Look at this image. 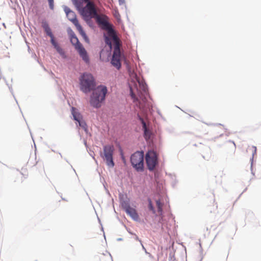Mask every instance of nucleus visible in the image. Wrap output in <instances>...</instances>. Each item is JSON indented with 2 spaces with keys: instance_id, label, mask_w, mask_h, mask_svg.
Listing matches in <instances>:
<instances>
[{
  "instance_id": "obj_8",
  "label": "nucleus",
  "mask_w": 261,
  "mask_h": 261,
  "mask_svg": "<svg viewBox=\"0 0 261 261\" xmlns=\"http://www.w3.org/2000/svg\"><path fill=\"white\" fill-rule=\"evenodd\" d=\"M114 147L113 145H107L103 146V152L101 154V156L106 161L107 165L110 167L114 166L113 159Z\"/></svg>"
},
{
  "instance_id": "obj_2",
  "label": "nucleus",
  "mask_w": 261,
  "mask_h": 261,
  "mask_svg": "<svg viewBox=\"0 0 261 261\" xmlns=\"http://www.w3.org/2000/svg\"><path fill=\"white\" fill-rule=\"evenodd\" d=\"M107 91V87L103 85L98 86L94 89L90 98V105L95 108H100L105 100Z\"/></svg>"
},
{
  "instance_id": "obj_23",
  "label": "nucleus",
  "mask_w": 261,
  "mask_h": 261,
  "mask_svg": "<svg viewBox=\"0 0 261 261\" xmlns=\"http://www.w3.org/2000/svg\"><path fill=\"white\" fill-rule=\"evenodd\" d=\"M49 7L51 9L54 8V0H48Z\"/></svg>"
},
{
  "instance_id": "obj_21",
  "label": "nucleus",
  "mask_w": 261,
  "mask_h": 261,
  "mask_svg": "<svg viewBox=\"0 0 261 261\" xmlns=\"http://www.w3.org/2000/svg\"><path fill=\"white\" fill-rule=\"evenodd\" d=\"M130 94L132 98L133 99L134 102H136L138 100V98L136 96L135 93L133 92L132 88H130Z\"/></svg>"
},
{
  "instance_id": "obj_3",
  "label": "nucleus",
  "mask_w": 261,
  "mask_h": 261,
  "mask_svg": "<svg viewBox=\"0 0 261 261\" xmlns=\"http://www.w3.org/2000/svg\"><path fill=\"white\" fill-rule=\"evenodd\" d=\"M80 80L81 90L83 92L87 93L95 89L96 84L92 74L84 73L81 76Z\"/></svg>"
},
{
  "instance_id": "obj_6",
  "label": "nucleus",
  "mask_w": 261,
  "mask_h": 261,
  "mask_svg": "<svg viewBox=\"0 0 261 261\" xmlns=\"http://www.w3.org/2000/svg\"><path fill=\"white\" fill-rule=\"evenodd\" d=\"M87 5L84 8H80L78 10L85 20L87 21L93 18L96 14L97 11L93 2L86 3Z\"/></svg>"
},
{
  "instance_id": "obj_25",
  "label": "nucleus",
  "mask_w": 261,
  "mask_h": 261,
  "mask_svg": "<svg viewBox=\"0 0 261 261\" xmlns=\"http://www.w3.org/2000/svg\"><path fill=\"white\" fill-rule=\"evenodd\" d=\"M83 2L85 3H88V2H91V1H90V0H82Z\"/></svg>"
},
{
  "instance_id": "obj_20",
  "label": "nucleus",
  "mask_w": 261,
  "mask_h": 261,
  "mask_svg": "<svg viewBox=\"0 0 261 261\" xmlns=\"http://www.w3.org/2000/svg\"><path fill=\"white\" fill-rule=\"evenodd\" d=\"M49 36L51 37V43L53 45L54 47H56L57 46L59 45L54 40V36L51 32H50Z\"/></svg>"
},
{
  "instance_id": "obj_16",
  "label": "nucleus",
  "mask_w": 261,
  "mask_h": 261,
  "mask_svg": "<svg viewBox=\"0 0 261 261\" xmlns=\"http://www.w3.org/2000/svg\"><path fill=\"white\" fill-rule=\"evenodd\" d=\"M58 53L60 54L61 56H62L63 57H65V53L63 50V49L59 46L58 45L56 47H55Z\"/></svg>"
},
{
  "instance_id": "obj_7",
  "label": "nucleus",
  "mask_w": 261,
  "mask_h": 261,
  "mask_svg": "<svg viewBox=\"0 0 261 261\" xmlns=\"http://www.w3.org/2000/svg\"><path fill=\"white\" fill-rule=\"evenodd\" d=\"M130 162L132 166L137 171H142L144 167V153L137 151L132 155Z\"/></svg>"
},
{
  "instance_id": "obj_14",
  "label": "nucleus",
  "mask_w": 261,
  "mask_h": 261,
  "mask_svg": "<svg viewBox=\"0 0 261 261\" xmlns=\"http://www.w3.org/2000/svg\"><path fill=\"white\" fill-rule=\"evenodd\" d=\"M71 112L74 119L77 122H80V120H81L82 116L77 111V109L74 107H72Z\"/></svg>"
},
{
  "instance_id": "obj_10",
  "label": "nucleus",
  "mask_w": 261,
  "mask_h": 261,
  "mask_svg": "<svg viewBox=\"0 0 261 261\" xmlns=\"http://www.w3.org/2000/svg\"><path fill=\"white\" fill-rule=\"evenodd\" d=\"M93 18L96 19V22L103 27L108 29L109 27V24L108 22V18L105 15H99L96 13V14Z\"/></svg>"
},
{
  "instance_id": "obj_29",
  "label": "nucleus",
  "mask_w": 261,
  "mask_h": 261,
  "mask_svg": "<svg viewBox=\"0 0 261 261\" xmlns=\"http://www.w3.org/2000/svg\"><path fill=\"white\" fill-rule=\"evenodd\" d=\"M145 252L147 254H148L149 256H151V254L147 252L146 251H145Z\"/></svg>"
},
{
  "instance_id": "obj_19",
  "label": "nucleus",
  "mask_w": 261,
  "mask_h": 261,
  "mask_svg": "<svg viewBox=\"0 0 261 261\" xmlns=\"http://www.w3.org/2000/svg\"><path fill=\"white\" fill-rule=\"evenodd\" d=\"M73 4L76 7L77 10H80V8L82 6V3L78 0H71Z\"/></svg>"
},
{
  "instance_id": "obj_28",
  "label": "nucleus",
  "mask_w": 261,
  "mask_h": 261,
  "mask_svg": "<svg viewBox=\"0 0 261 261\" xmlns=\"http://www.w3.org/2000/svg\"><path fill=\"white\" fill-rule=\"evenodd\" d=\"M253 148L254 149V152H256V147L255 146H253Z\"/></svg>"
},
{
  "instance_id": "obj_22",
  "label": "nucleus",
  "mask_w": 261,
  "mask_h": 261,
  "mask_svg": "<svg viewBox=\"0 0 261 261\" xmlns=\"http://www.w3.org/2000/svg\"><path fill=\"white\" fill-rule=\"evenodd\" d=\"M148 202H149V205H148L149 209L150 211H151L153 214H155V210L153 206L151 200L150 199H148Z\"/></svg>"
},
{
  "instance_id": "obj_18",
  "label": "nucleus",
  "mask_w": 261,
  "mask_h": 261,
  "mask_svg": "<svg viewBox=\"0 0 261 261\" xmlns=\"http://www.w3.org/2000/svg\"><path fill=\"white\" fill-rule=\"evenodd\" d=\"M121 206L125 212L128 209V208L130 207V206L127 201H123L121 203Z\"/></svg>"
},
{
  "instance_id": "obj_5",
  "label": "nucleus",
  "mask_w": 261,
  "mask_h": 261,
  "mask_svg": "<svg viewBox=\"0 0 261 261\" xmlns=\"http://www.w3.org/2000/svg\"><path fill=\"white\" fill-rule=\"evenodd\" d=\"M70 42L71 44L74 46L75 49L77 50L82 59L86 63H89V59L87 55V53L74 33H72L70 35Z\"/></svg>"
},
{
  "instance_id": "obj_12",
  "label": "nucleus",
  "mask_w": 261,
  "mask_h": 261,
  "mask_svg": "<svg viewBox=\"0 0 261 261\" xmlns=\"http://www.w3.org/2000/svg\"><path fill=\"white\" fill-rule=\"evenodd\" d=\"M133 220L138 221L139 219V215L135 208L130 207L125 212Z\"/></svg>"
},
{
  "instance_id": "obj_27",
  "label": "nucleus",
  "mask_w": 261,
  "mask_h": 261,
  "mask_svg": "<svg viewBox=\"0 0 261 261\" xmlns=\"http://www.w3.org/2000/svg\"><path fill=\"white\" fill-rule=\"evenodd\" d=\"M50 32H51V31H50V30L47 31V35L49 36V34H50Z\"/></svg>"
},
{
  "instance_id": "obj_24",
  "label": "nucleus",
  "mask_w": 261,
  "mask_h": 261,
  "mask_svg": "<svg viewBox=\"0 0 261 261\" xmlns=\"http://www.w3.org/2000/svg\"><path fill=\"white\" fill-rule=\"evenodd\" d=\"M78 123L80 126L83 127L85 126V123L84 122H82L81 120H80V122H78Z\"/></svg>"
},
{
  "instance_id": "obj_4",
  "label": "nucleus",
  "mask_w": 261,
  "mask_h": 261,
  "mask_svg": "<svg viewBox=\"0 0 261 261\" xmlns=\"http://www.w3.org/2000/svg\"><path fill=\"white\" fill-rule=\"evenodd\" d=\"M64 11L66 14V16L68 19L71 21L74 25L75 26L77 30L80 34V35L82 36L85 42L89 43V40L88 37H87L86 33L83 30L82 26L79 23L77 19H76V15L75 13L71 11L69 8L67 7H65Z\"/></svg>"
},
{
  "instance_id": "obj_15",
  "label": "nucleus",
  "mask_w": 261,
  "mask_h": 261,
  "mask_svg": "<svg viewBox=\"0 0 261 261\" xmlns=\"http://www.w3.org/2000/svg\"><path fill=\"white\" fill-rule=\"evenodd\" d=\"M156 204L158 207V212L160 213V214L162 215L163 212L162 207L163 204L162 203H161L159 200L156 201Z\"/></svg>"
},
{
  "instance_id": "obj_9",
  "label": "nucleus",
  "mask_w": 261,
  "mask_h": 261,
  "mask_svg": "<svg viewBox=\"0 0 261 261\" xmlns=\"http://www.w3.org/2000/svg\"><path fill=\"white\" fill-rule=\"evenodd\" d=\"M146 162L148 169L153 170L158 163L157 155L156 153L152 150H149L146 154Z\"/></svg>"
},
{
  "instance_id": "obj_13",
  "label": "nucleus",
  "mask_w": 261,
  "mask_h": 261,
  "mask_svg": "<svg viewBox=\"0 0 261 261\" xmlns=\"http://www.w3.org/2000/svg\"><path fill=\"white\" fill-rule=\"evenodd\" d=\"M137 80L139 84V91H141L142 94H147V87L146 83L144 81L142 80H140L138 79H137Z\"/></svg>"
},
{
  "instance_id": "obj_1",
  "label": "nucleus",
  "mask_w": 261,
  "mask_h": 261,
  "mask_svg": "<svg viewBox=\"0 0 261 261\" xmlns=\"http://www.w3.org/2000/svg\"><path fill=\"white\" fill-rule=\"evenodd\" d=\"M109 36L112 39L114 45V51L111 63L117 69H119L121 66L120 61L122 59V55L120 49L121 46L120 40L113 29L109 30Z\"/></svg>"
},
{
  "instance_id": "obj_11",
  "label": "nucleus",
  "mask_w": 261,
  "mask_h": 261,
  "mask_svg": "<svg viewBox=\"0 0 261 261\" xmlns=\"http://www.w3.org/2000/svg\"><path fill=\"white\" fill-rule=\"evenodd\" d=\"M139 119L140 120L143 127V129L144 131V136L146 140H149L151 135V132L149 130L147 127L146 124L144 121V119L138 115Z\"/></svg>"
},
{
  "instance_id": "obj_17",
  "label": "nucleus",
  "mask_w": 261,
  "mask_h": 261,
  "mask_svg": "<svg viewBox=\"0 0 261 261\" xmlns=\"http://www.w3.org/2000/svg\"><path fill=\"white\" fill-rule=\"evenodd\" d=\"M97 259L99 261H107L109 259V256L103 254H101L97 256Z\"/></svg>"
},
{
  "instance_id": "obj_26",
  "label": "nucleus",
  "mask_w": 261,
  "mask_h": 261,
  "mask_svg": "<svg viewBox=\"0 0 261 261\" xmlns=\"http://www.w3.org/2000/svg\"><path fill=\"white\" fill-rule=\"evenodd\" d=\"M106 42L108 44H109L110 46H111V42H109V41L108 40H107L106 41Z\"/></svg>"
}]
</instances>
